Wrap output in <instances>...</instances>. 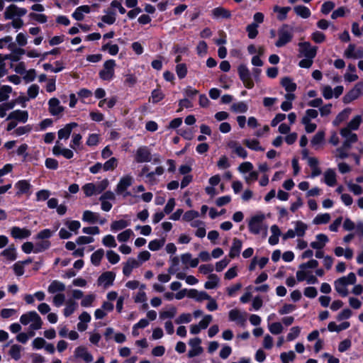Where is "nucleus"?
I'll return each instance as SVG.
<instances>
[{
  "label": "nucleus",
  "mask_w": 363,
  "mask_h": 363,
  "mask_svg": "<svg viewBox=\"0 0 363 363\" xmlns=\"http://www.w3.org/2000/svg\"><path fill=\"white\" fill-rule=\"evenodd\" d=\"M243 143L250 149L261 151L264 150V149L259 146V141L257 140H245Z\"/></svg>",
  "instance_id": "obj_46"
},
{
  "label": "nucleus",
  "mask_w": 363,
  "mask_h": 363,
  "mask_svg": "<svg viewBox=\"0 0 363 363\" xmlns=\"http://www.w3.org/2000/svg\"><path fill=\"white\" fill-rule=\"evenodd\" d=\"M77 303L72 299H69L66 302V307L64 309V315L66 317L69 316L76 310Z\"/></svg>",
  "instance_id": "obj_33"
},
{
  "label": "nucleus",
  "mask_w": 363,
  "mask_h": 363,
  "mask_svg": "<svg viewBox=\"0 0 363 363\" xmlns=\"http://www.w3.org/2000/svg\"><path fill=\"white\" fill-rule=\"evenodd\" d=\"M176 313L177 309L175 307L172 306L169 310L161 312L160 313V318L161 319L172 318L176 315Z\"/></svg>",
  "instance_id": "obj_55"
},
{
  "label": "nucleus",
  "mask_w": 363,
  "mask_h": 363,
  "mask_svg": "<svg viewBox=\"0 0 363 363\" xmlns=\"http://www.w3.org/2000/svg\"><path fill=\"white\" fill-rule=\"evenodd\" d=\"M50 242L48 240H42L38 243H36L34 252H42L46 249H48L50 247Z\"/></svg>",
  "instance_id": "obj_57"
},
{
  "label": "nucleus",
  "mask_w": 363,
  "mask_h": 363,
  "mask_svg": "<svg viewBox=\"0 0 363 363\" xmlns=\"http://www.w3.org/2000/svg\"><path fill=\"white\" fill-rule=\"evenodd\" d=\"M9 48L11 50V53L3 55L4 61L6 60H10L12 62H18L21 59V57L26 53L25 50L16 48L14 43L9 44Z\"/></svg>",
  "instance_id": "obj_10"
},
{
  "label": "nucleus",
  "mask_w": 363,
  "mask_h": 363,
  "mask_svg": "<svg viewBox=\"0 0 363 363\" xmlns=\"http://www.w3.org/2000/svg\"><path fill=\"white\" fill-rule=\"evenodd\" d=\"M317 241L312 242L311 247L313 249L320 250L324 247L328 241L327 235L324 234H319L316 236Z\"/></svg>",
  "instance_id": "obj_26"
},
{
  "label": "nucleus",
  "mask_w": 363,
  "mask_h": 363,
  "mask_svg": "<svg viewBox=\"0 0 363 363\" xmlns=\"http://www.w3.org/2000/svg\"><path fill=\"white\" fill-rule=\"evenodd\" d=\"M265 218L264 214H257L251 218L248 223L250 231L255 235L263 233V236L266 237L267 234V226L263 223Z\"/></svg>",
  "instance_id": "obj_1"
},
{
  "label": "nucleus",
  "mask_w": 363,
  "mask_h": 363,
  "mask_svg": "<svg viewBox=\"0 0 363 363\" xmlns=\"http://www.w3.org/2000/svg\"><path fill=\"white\" fill-rule=\"evenodd\" d=\"M43 68L45 70H51L53 72H58L64 69V66L62 62L57 61L55 62V67H52L51 64L45 63L43 65Z\"/></svg>",
  "instance_id": "obj_45"
},
{
  "label": "nucleus",
  "mask_w": 363,
  "mask_h": 363,
  "mask_svg": "<svg viewBox=\"0 0 363 363\" xmlns=\"http://www.w3.org/2000/svg\"><path fill=\"white\" fill-rule=\"evenodd\" d=\"M23 348L21 345H13L9 352V355L15 360H18L21 358V352Z\"/></svg>",
  "instance_id": "obj_36"
},
{
  "label": "nucleus",
  "mask_w": 363,
  "mask_h": 363,
  "mask_svg": "<svg viewBox=\"0 0 363 363\" xmlns=\"http://www.w3.org/2000/svg\"><path fill=\"white\" fill-rule=\"evenodd\" d=\"M229 318L232 321H237L241 326H245L246 323V315L240 313L239 310L233 309L229 312Z\"/></svg>",
  "instance_id": "obj_17"
},
{
  "label": "nucleus",
  "mask_w": 363,
  "mask_h": 363,
  "mask_svg": "<svg viewBox=\"0 0 363 363\" xmlns=\"http://www.w3.org/2000/svg\"><path fill=\"white\" fill-rule=\"evenodd\" d=\"M82 189L86 196H91L94 194H96V188H95V184H94L93 183H89L85 184L82 187Z\"/></svg>",
  "instance_id": "obj_51"
},
{
  "label": "nucleus",
  "mask_w": 363,
  "mask_h": 363,
  "mask_svg": "<svg viewBox=\"0 0 363 363\" xmlns=\"http://www.w3.org/2000/svg\"><path fill=\"white\" fill-rule=\"evenodd\" d=\"M49 112L52 116H60L63 113L65 108L60 105L59 99L52 98L48 101Z\"/></svg>",
  "instance_id": "obj_12"
},
{
  "label": "nucleus",
  "mask_w": 363,
  "mask_h": 363,
  "mask_svg": "<svg viewBox=\"0 0 363 363\" xmlns=\"http://www.w3.org/2000/svg\"><path fill=\"white\" fill-rule=\"evenodd\" d=\"M140 263L138 260L133 258H130L128 259L126 263L125 264L123 272L125 276H129L134 268H137L140 266Z\"/></svg>",
  "instance_id": "obj_24"
},
{
  "label": "nucleus",
  "mask_w": 363,
  "mask_h": 363,
  "mask_svg": "<svg viewBox=\"0 0 363 363\" xmlns=\"http://www.w3.org/2000/svg\"><path fill=\"white\" fill-rule=\"evenodd\" d=\"M188 297L195 298L197 301L210 299V296L205 291H198L196 289H191L187 294Z\"/></svg>",
  "instance_id": "obj_23"
},
{
  "label": "nucleus",
  "mask_w": 363,
  "mask_h": 363,
  "mask_svg": "<svg viewBox=\"0 0 363 363\" xmlns=\"http://www.w3.org/2000/svg\"><path fill=\"white\" fill-rule=\"evenodd\" d=\"M356 281V276L354 273H350L347 277H342L335 281V289L337 292L342 296L348 295L347 286L353 284Z\"/></svg>",
  "instance_id": "obj_3"
},
{
  "label": "nucleus",
  "mask_w": 363,
  "mask_h": 363,
  "mask_svg": "<svg viewBox=\"0 0 363 363\" xmlns=\"http://www.w3.org/2000/svg\"><path fill=\"white\" fill-rule=\"evenodd\" d=\"M361 121V116H357L347 124V126L345 128H350V130H357L359 128Z\"/></svg>",
  "instance_id": "obj_54"
},
{
  "label": "nucleus",
  "mask_w": 363,
  "mask_h": 363,
  "mask_svg": "<svg viewBox=\"0 0 363 363\" xmlns=\"http://www.w3.org/2000/svg\"><path fill=\"white\" fill-rule=\"evenodd\" d=\"M278 39L275 43L277 48H281L290 43L294 37V29L287 24H284L278 30Z\"/></svg>",
  "instance_id": "obj_2"
},
{
  "label": "nucleus",
  "mask_w": 363,
  "mask_h": 363,
  "mask_svg": "<svg viewBox=\"0 0 363 363\" xmlns=\"http://www.w3.org/2000/svg\"><path fill=\"white\" fill-rule=\"evenodd\" d=\"M176 72L179 78H184L187 73V69L185 64H178L176 66Z\"/></svg>",
  "instance_id": "obj_58"
},
{
  "label": "nucleus",
  "mask_w": 363,
  "mask_h": 363,
  "mask_svg": "<svg viewBox=\"0 0 363 363\" xmlns=\"http://www.w3.org/2000/svg\"><path fill=\"white\" fill-rule=\"evenodd\" d=\"M90 12V7L89 6H81L78 7L73 13L72 16L77 21H82L84 19L83 13H89Z\"/></svg>",
  "instance_id": "obj_29"
},
{
  "label": "nucleus",
  "mask_w": 363,
  "mask_h": 363,
  "mask_svg": "<svg viewBox=\"0 0 363 363\" xmlns=\"http://www.w3.org/2000/svg\"><path fill=\"white\" fill-rule=\"evenodd\" d=\"M283 329L284 328L282 325L279 322L273 323L269 326V331L274 335H279L281 333Z\"/></svg>",
  "instance_id": "obj_53"
},
{
  "label": "nucleus",
  "mask_w": 363,
  "mask_h": 363,
  "mask_svg": "<svg viewBox=\"0 0 363 363\" xmlns=\"http://www.w3.org/2000/svg\"><path fill=\"white\" fill-rule=\"evenodd\" d=\"M65 290V285L57 280L52 281L48 286V291L50 294H56Z\"/></svg>",
  "instance_id": "obj_27"
},
{
  "label": "nucleus",
  "mask_w": 363,
  "mask_h": 363,
  "mask_svg": "<svg viewBox=\"0 0 363 363\" xmlns=\"http://www.w3.org/2000/svg\"><path fill=\"white\" fill-rule=\"evenodd\" d=\"M52 152L54 155H62L67 159H70L74 155L73 152L71 150L62 149L59 141L56 142V145L53 147Z\"/></svg>",
  "instance_id": "obj_21"
},
{
  "label": "nucleus",
  "mask_w": 363,
  "mask_h": 363,
  "mask_svg": "<svg viewBox=\"0 0 363 363\" xmlns=\"http://www.w3.org/2000/svg\"><path fill=\"white\" fill-rule=\"evenodd\" d=\"M104 255V251L102 249H99L94 252L91 257V262L93 264L98 266L100 264L101 259Z\"/></svg>",
  "instance_id": "obj_38"
},
{
  "label": "nucleus",
  "mask_w": 363,
  "mask_h": 363,
  "mask_svg": "<svg viewBox=\"0 0 363 363\" xmlns=\"http://www.w3.org/2000/svg\"><path fill=\"white\" fill-rule=\"evenodd\" d=\"M128 225V222L125 220H119L113 221L111 225L112 230H120L124 229Z\"/></svg>",
  "instance_id": "obj_43"
},
{
  "label": "nucleus",
  "mask_w": 363,
  "mask_h": 363,
  "mask_svg": "<svg viewBox=\"0 0 363 363\" xmlns=\"http://www.w3.org/2000/svg\"><path fill=\"white\" fill-rule=\"evenodd\" d=\"M30 184L26 180L19 181L16 184V187L18 189V191L17 192V195H21V194L27 192L30 189Z\"/></svg>",
  "instance_id": "obj_44"
},
{
  "label": "nucleus",
  "mask_w": 363,
  "mask_h": 363,
  "mask_svg": "<svg viewBox=\"0 0 363 363\" xmlns=\"http://www.w3.org/2000/svg\"><path fill=\"white\" fill-rule=\"evenodd\" d=\"M281 84L287 91H294L296 88V84L292 82L291 79L289 77L283 78Z\"/></svg>",
  "instance_id": "obj_40"
},
{
  "label": "nucleus",
  "mask_w": 363,
  "mask_h": 363,
  "mask_svg": "<svg viewBox=\"0 0 363 363\" xmlns=\"http://www.w3.org/2000/svg\"><path fill=\"white\" fill-rule=\"evenodd\" d=\"M239 77L244 85L247 89H251L254 86V82L251 78V74L247 69V67L245 65H240L238 68Z\"/></svg>",
  "instance_id": "obj_8"
},
{
  "label": "nucleus",
  "mask_w": 363,
  "mask_h": 363,
  "mask_svg": "<svg viewBox=\"0 0 363 363\" xmlns=\"http://www.w3.org/2000/svg\"><path fill=\"white\" fill-rule=\"evenodd\" d=\"M212 14L216 18H230L231 17L230 11L220 6L213 9Z\"/></svg>",
  "instance_id": "obj_25"
},
{
  "label": "nucleus",
  "mask_w": 363,
  "mask_h": 363,
  "mask_svg": "<svg viewBox=\"0 0 363 363\" xmlns=\"http://www.w3.org/2000/svg\"><path fill=\"white\" fill-rule=\"evenodd\" d=\"M228 147L242 158H245L247 155L246 150L236 141L231 140L228 142Z\"/></svg>",
  "instance_id": "obj_20"
},
{
  "label": "nucleus",
  "mask_w": 363,
  "mask_h": 363,
  "mask_svg": "<svg viewBox=\"0 0 363 363\" xmlns=\"http://www.w3.org/2000/svg\"><path fill=\"white\" fill-rule=\"evenodd\" d=\"M103 244L106 247H115L116 242L113 235H108L103 238Z\"/></svg>",
  "instance_id": "obj_61"
},
{
  "label": "nucleus",
  "mask_w": 363,
  "mask_h": 363,
  "mask_svg": "<svg viewBox=\"0 0 363 363\" xmlns=\"http://www.w3.org/2000/svg\"><path fill=\"white\" fill-rule=\"evenodd\" d=\"M290 9V7H279L278 6H274L273 8V11L278 13L277 18L279 21H284L286 18L287 13Z\"/></svg>",
  "instance_id": "obj_30"
},
{
  "label": "nucleus",
  "mask_w": 363,
  "mask_h": 363,
  "mask_svg": "<svg viewBox=\"0 0 363 363\" xmlns=\"http://www.w3.org/2000/svg\"><path fill=\"white\" fill-rule=\"evenodd\" d=\"M307 228L308 226L306 224L303 223L301 221H297L296 223V228L294 231L297 236L303 237L305 235Z\"/></svg>",
  "instance_id": "obj_42"
},
{
  "label": "nucleus",
  "mask_w": 363,
  "mask_h": 363,
  "mask_svg": "<svg viewBox=\"0 0 363 363\" xmlns=\"http://www.w3.org/2000/svg\"><path fill=\"white\" fill-rule=\"evenodd\" d=\"M65 301V296L63 294L58 293L53 297V303L55 306L59 307L63 304Z\"/></svg>",
  "instance_id": "obj_64"
},
{
  "label": "nucleus",
  "mask_w": 363,
  "mask_h": 363,
  "mask_svg": "<svg viewBox=\"0 0 363 363\" xmlns=\"http://www.w3.org/2000/svg\"><path fill=\"white\" fill-rule=\"evenodd\" d=\"M151 159L150 151L147 147H140L136 150L135 160L137 162H150Z\"/></svg>",
  "instance_id": "obj_11"
},
{
  "label": "nucleus",
  "mask_w": 363,
  "mask_h": 363,
  "mask_svg": "<svg viewBox=\"0 0 363 363\" xmlns=\"http://www.w3.org/2000/svg\"><path fill=\"white\" fill-rule=\"evenodd\" d=\"M132 177L130 176H125L123 177L116 187V192L118 194H122L132 184Z\"/></svg>",
  "instance_id": "obj_22"
},
{
  "label": "nucleus",
  "mask_w": 363,
  "mask_h": 363,
  "mask_svg": "<svg viewBox=\"0 0 363 363\" xmlns=\"http://www.w3.org/2000/svg\"><path fill=\"white\" fill-rule=\"evenodd\" d=\"M74 355L77 358L83 359V360L86 363H89L93 360L92 355L89 353L86 348L83 346H80L76 348L74 351Z\"/></svg>",
  "instance_id": "obj_16"
},
{
  "label": "nucleus",
  "mask_w": 363,
  "mask_h": 363,
  "mask_svg": "<svg viewBox=\"0 0 363 363\" xmlns=\"http://www.w3.org/2000/svg\"><path fill=\"white\" fill-rule=\"evenodd\" d=\"M164 94L160 89H155L152 92V102L154 104L162 101L164 99Z\"/></svg>",
  "instance_id": "obj_56"
},
{
  "label": "nucleus",
  "mask_w": 363,
  "mask_h": 363,
  "mask_svg": "<svg viewBox=\"0 0 363 363\" xmlns=\"http://www.w3.org/2000/svg\"><path fill=\"white\" fill-rule=\"evenodd\" d=\"M2 255L9 260H14L16 258V250L13 246H10L4 250L2 252Z\"/></svg>",
  "instance_id": "obj_47"
},
{
  "label": "nucleus",
  "mask_w": 363,
  "mask_h": 363,
  "mask_svg": "<svg viewBox=\"0 0 363 363\" xmlns=\"http://www.w3.org/2000/svg\"><path fill=\"white\" fill-rule=\"evenodd\" d=\"M77 123H71L67 124L63 128L59 130L57 136L59 140H67L72 133L73 128L77 127Z\"/></svg>",
  "instance_id": "obj_19"
},
{
  "label": "nucleus",
  "mask_w": 363,
  "mask_h": 363,
  "mask_svg": "<svg viewBox=\"0 0 363 363\" xmlns=\"http://www.w3.org/2000/svg\"><path fill=\"white\" fill-rule=\"evenodd\" d=\"M334 252L336 256L340 257L344 255L345 258L350 259L353 256V252L351 249L347 248L346 250H344L341 247H337L334 250Z\"/></svg>",
  "instance_id": "obj_32"
},
{
  "label": "nucleus",
  "mask_w": 363,
  "mask_h": 363,
  "mask_svg": "<svg viewBox=\"0 0 363 363\" xmlns=\"http://www.w3.org/2000/svg\"><path fill=\"white\" fill-rule=\"evenodd\" d=\"M20 322L24 325L30 323V330H39L43 325L40 317L35 311H30L22 315L20 318Z\"/></svg>",
  "instance_id": "obj_4"
},
{
  "label": "nucleus",
  "mask_w": 363,
  "mask_h": 363,
  "mask_svg": "<svg viewBox=\"0 0 363 363\" xmlns=\"http://www.w3.org/2000/svg\"><path fill=\"white\" fill-rule=\"evenodd\" d=\"M295 13L303 18H307L311 16L310 10L304 6H296L294 8Z\"/></svg>",
  "instance_id": "obj_35"
},
{
  "label": "nucleus",
  "mask_w": 363,
  "mask_h": 363,
  "mask_svg": "<svg viewBox=\"0 0 363 363\" xmlns=\"http://www.w3.org/2000/svg\"><path fill=\"white\" fill-rule=\"evenodd\" d=\"M257 27L258 25L255 23L250 24L247 26L246 30L248 33V37L250 38L253 39L257 36L258 33Z\"/></svg>",
  "instance_id": "obj_52"
},
{
  "label": "nucleus",
  "mask_w": 363,
  "mask_h": 363,
  "mask_svg": "<svg viewBox=\"0 0 363 363\" xmlns=\"http://www.w3.org/2000/svg\"><path fill=\"white\" fill-rule=\"evenodd\" d=\"M340 134L345 138L343 144L345 147H351V145L357 140V135L352 133L350 128H342Z\"/></svg>",
  "instance_id": "obj_14"
},
{
  "label": "nucleus",
  "mask_w": 363,
  "mask_h": 363,
  "mask_svg": "<svg viewBox=\"0 0 363 363\" xmlns=\"http://www.w3.org/2000/svg\"><path fill=\"white\" fill-rule=\"evenodd\" d=\"M117 166V160L115 157H111L109 160L106 162L103 168L105 171L114 169Z\"/></svg>",
  "instance_id": "obj_59"
},
{
  "label": "nucleus",
  "mask_w": 363,
  "mask_h": 363,
  "mask_svg": "<svg viewBox=\"0 0 363 363\" xmlns=\"http://www.w3.org/2000/svg\"><path fill=\"white\" fill-rule=\"evenodd\" d=\"M325 182L330 186H334L336 184V175L335 172L332 169H328L325 174Z\"/></svg>",
  "instance_id": "obj_31"
},
{
  "label": "nucleus",
  "mask_w": 363,
  "mask_h": 363,
  "mask_svg": "<svg viewBox=\"0 0 363 363\" xmlns=\"http://www.w3.org/2000/svg\"><path fill=\"white\" fill-rule=\"evenodd\" d=\"M65 225L71 231H73L75 233H77V230L79 229L81 226L80 223L77 220H67L65 223Z\"/></svg>",
  "instance_id": "obj_62"
},
{
  "label": "nucleus",
  "mask_w": 363,
  "mask_h": 363,
  "mask_svg": "<svg viewBox=\"0 0 363 363\" xmlns=\"http://www.w3.org/2000/svg\"><path fill=\"white\" fill-rule=\"evenodd\" d=\"M325 138V133L323 131L318 132L313 138L311 141V143L313 146H316L321 144Z\"/></svg>",
  "instance_id": "obj_50"
},
{
  "label": "nucleus",
  "mask_w": 363,
  "mask_h": 363,
  "mask_svg": "<svg viewBox=\"0 0 363 363\" xmlns=\"http://www.w3.org/2000/svg\"><path fill=\"white\" fill-rule=\"evenodd\" d=\"M11 234L12 237L16 239H23L28 238L31 235V232L26 228L13 227L11 230Z\"/></svg>",
  "instance_id": "obj_18"
},
{
  "label": "nucleus",
  "mask_w": 363,
  "mask_h": 363,
  "mask_svg": "<svg viewBox=\"0 0 363 363\" xmlns=\"http://www.w3.org/2000/svg\"><path fill=\"white\" fill-rule=\"evenodd\" d=\"M12 91V89L9 86H0V102L6 101L9 97V94Z\"/></svg>",
  "instance_id": "obj_41"
},
{
  "label": "nucleus",
  "mask_w": 363,
  "mask_h": 363,
  "mask_svg": "<svg viewBox=\"0 0 363 363\" xmlns=\"http://www.w3.org/2000/svg\"><path fill=\"white\" fill-rule=\"evenodd\" d=\"M116 277L115 273L113 272H106L101 274L97 282L99 285H103L105 288L112 285Z\"/></svg>",
  "instance_id": "obj_15"
},
{
  "label": "nucleus",
  "mask_w": 363,
  "mask_h": 363,
  "mask_svg": "<svg viewBox=\"0 0 363 363\" xmlns=\"http://www.w3.org/2000/svg\"><path fill=\"white\" fill-rule=\"evenodd\" d=\"M296 355L293 351L289 352H283L281 354V359L283 363H289V361H293Z\"/></svg>",
  "instance_id": "obj_60"
},
{
  "label": "nucleus",
  "mask_w": 363,
  "mask_h": 363,
  "mask_svg": "<svg viewBox=\"0 0 363 363\" xmlns=\"http://www.w3.org/2000/svg\"><path fill=\"white\" fill-rule=\"evenodd\" d=\"M165 243V239L161 238L160 240H154L150 242L148 247L152 251L160 250Z\"/></svg>",
  "instance_id": "obj_39"
},
{
  "label": "nucleus",
  "mask_w": 363,
  "mask_h": 363,
  "mask_svg": "<svg viewBox=\"0 0 363 363\" xmlns=\"http://www.w3.org/2000/svg\"><path fill=\"white\" fill-rule=\"evenodd\" d=\"M330 220V216L328 213L321 214L317 216L314 220L313 223L315 225H320L323 223H327Z\"/></svg>",
  "instance_id": "obj_49"
},
{
  "label": "nucleus",
  "mask_w": 363,
  "mask_h": 363,
  "mask_svg": "<svg viewBox=\"0 0 363 363\" xmlns=\"http://www.w3.org/2000/svg\"><path fill=\"white\" fill-rule=\"evenodd\" d=\"M83 220L94 223L99 220V215L90 211H85L83 213Z\"/></svg>",
  "instance_id": "obj_34"
},
{
  "label": "nucleus",
  "mask_w": 363,
  "mask_h": 363,
  "mask_svg": "<svg viewBox=\"0 0 363 363\" xmlns=\"http://www.w3.org/2000/svg\"><path fill=\"white\" fill-rule=\"evenodd\" d=\"M116 62L113 60H109L104 62V68L99 72V76L103 80H111L114 76V67Z\"/></svg>",
  "instance_id": "obj_7"
},
{
  "label": "nucleus",
  "mask_w": 363,
  "mask_h": 363,
  "mask_svg": "<svg viewBox=\"0 0 363 363\" xmlns=\"http://www.w3.org/2000/svg\"><path fill=\"white\" fill-rule=\"evenodd\" d=\"M242 242L238 238L233 239V245L230 248L229 256L231 258H234L239 255L241 247H242Z\"/></svg>",
  "instance_id": "obj_28"
},
{
  "label": "nucleus",
  "mask_w": 363,
  "mask_h": 363,
  "mask_svg": "<svg viewBox=\"0 0 363 363\" xmlns=\"http://www.w3.org/2000/svg\"><path fill=\"white\" fill-rule=\"evenodd\" d=\"M28 118V113L26 111L21 110H16L11 112L6 120L7 121H14L17 123H26Z\"/></svg>",
  "instance_id": "obj_13"
},
{
  "label": "nucleus",
  "mask_w": 363,
  "mask_h": 363,
  "mask_svg": "<svg viewBox=\"0 0 363 363\" xmlns=\"http://www.w3.org/2000/svg\"><path fill=\"white\" fill-rule=\"evenodd\" d=\"M132 234L133 231L130 229H128L119 233L117 238L120 242H126L129 240Z\"/></svg>",
  "instance_id": "obj_63"
},
{
  "label": "nucleus",
  "mask_w": 363,
  "mask_h": 363,
  "mask_svg": "<svg viewBox=\"0 0 363 363\" xmlns=\"http://www.w3.org/2000/svg\"><path fill=\"white\" fill-rule=\"evenodd\" d=\"M231 110L235 113H245L247 111V106L244 102L233 104Z\"/></svg>",
  "instance_id": "obj_48"
},
{
  "label": "nucleus",
  "mask_w": 363,
  "mask_h": 363,
  "mask_svg": "<svg viewBox=\"0 0 363 363\" xmlns=\"http://www.w3.org/2000/svg\"><path fill=\"white\" fill-rule=\"evenodd\" d=\"M362 94H363V82L357 83L352 89L345 94L343 101L346 104L350 103Z\"/></svg>",
  "instance_id": "obj_9"
},
{
  "label": "nucleus",
  "mask_w": 363,
  "mask_h": 363,
  "mask_svg": "<svg viewBox=\"0 0 363 363\" xmlns=\"http://www.w3.org/2000/svg\"><path fill=\"white\" fill-rule=\"evenodd\" d=\"M208 281L205 284V288L207 289H214L218 286L219 279L216 274H211L208 276Z\"/></svg>",
  "instance_id": "obj_37"
},
{
  "label": "nucleus",
  "mask_w": 363,
  "mask_h": 363,
  "mask_svg": "<svg viewBox=\"0 0 363 363\" xmlns=\"http://www.w3.org/2000/svg\"><path fill=\"white\" fill-rule=\"evenodd\" d=\"M298 57L314 58L317 52V47L312 46L308 42L298 43Z\"/></svg>",
  "instance_id": "obj_6"
},
{
  "label": "nucleus",
  "mask_w": 363,
  "mask_h": 363,
  "mask_svg": "<svg viewBox=\"0 0 363 363\" xmlns=\"http://www.w3.org/2000/svg\"><path fill=\"white\" fill-rule=\"evenodd\" d=\"M27 10L24 8H20L16 4H11L7 6L4 11V18L6 19L18 18L25 16Z\"/></svg>",
  "instance_id": "obj_5"
}]
</instances>
